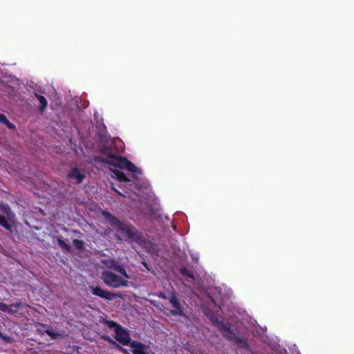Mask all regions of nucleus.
I'll use <instances>...</instances> for the list:
<instances>
[{"instance_id": "2eb2a0df", "label": "nucleus", "mask_w": 354, "mask_h": 354, "mask_svg": "<svg viewBox=\"0 0 354 354\" xmlns=\"http://www.w3.org/2000/svg\"><path fill=\"white\" fill-rule=\"evenodd\" d=\"M45 332L50 336L53 339H56L59 337L61 335L57 332H55L53 328H48Z\"/></svg>"}, {"instance_id": "7ed1b4c3", "label": "nucleus", "mask_w": 354, "mask_h": 354, "mask_svg": "<svg viewBox=\"0 0 354 354\" xmlns=\"http://www.w3.org/2000/svg\"><path fill=\"white\" fill-rule=\"evenodd\" d=\"M104 214L105 217L109 219L111 223L115 227L116 231L121 235V239H134L133 228L124 225L108 212H104Z\"/></svg>"}, {"instance_id": "f3484780", "label": "nucleus", "mask_w": 354, "mask_h": 354, "mask_svg": "<svg viewBox=\"0 0 354 354\" xmlns=\"http://www.w3.org/2000/svg\"><path fill=\"white\" fill-rule=\"evenodd\" d=\"M3 123H4L9 129H13L15 127V126L12 123H10L6 118V120L3 121Z\"/></svg>"}, {"instance_id": "f8f14e48", "label": "nucleus", "mask_w": 354, "mask_h": 354, "mask_svg": "<svg viewBox=\"0 0 354 354\" xmlns=\"http://www.w3.org/2000/svg\"><path fill=\"white\" fill-rule=\"evenodd\" d=\"M112 177L116 178L119 181H129V180L125 176L124 174L118 170H113Z\"/></svg>"}, {"instance_id": "0eeeda50", "label": "nucleus", "mask_w": 354, "mask_h": 354, "mask_svg": "<svg viewBox=\"0 0 354 354\" xmlns=\"http://www.w3.org/2000/svg\"><path fill=\"white\" fill-rule=\"evenodd\" d=\"M90 288L92 291L93 295L107 300H111L115 297H119L118 294L112 293L109 290H103L100 287L91 286Z\"/></svg>"}, {"instance_id": "9d476101", "label": "nucleus", "mask_w": 354, "mask_h": 354, "mask_svg": "<svg viewBox=\"0 0 354 354\" xmlns=\"http://www.w3.org/2000/svg\"><path fill=\"white\" fill-rule=\"evenodd\" d=\"M20 306V303L13 304L10 306H8L3 303H0V310L5 313H15Z\"/></svg>"}, {"instance_id": "423d86ee", "label": "nucleus", "mask_w": 354, "mask_h": 354, "mask_svg": "<svg viewBox=\"0 0 354 354\" xmlns=\"http://www.w3.org/2000/svg\"><path fill=\"white\" fill-rule=\"evenodd\" d=\"M102 263L109 269H112L119 274H123L127 278H131L130 276L127 273L123 266L121 265L118 261H115L112 259H107L102 260Z\"/></svg>"}, {"instance_id": "1a4fd4ad", "label": "nucleus", "mask_w": 354, "mask_h": 354, "mask_svg": "<svg viewBox=\"0 0 354 354\" xmlns=\"http://www.w3.org/2000/svg\"><path fill=\"white\" fill-rule=\"evenodd\" d=\"M133 354H147L145 352L147 346L140 342L134 341L130 345Z\"/></svg>"}, {"instance_id": "412c9836", "label": "nucleus", "mask_w": 354, "mask_h": 354, "mask_svg": "<svg viewBox=\"0 0 354 354\" xmlns=\"http://www.w3.org/2000/svg\"><path fill=\"white\" fill-rule=\"evenodd\" d=\"M115 192H117L119 194H120L121 196H122L123 197H126V196L120 192H119L118 191L115 190L114 188H113Z\"/></svg>"}, {"instance_id": "39448f33", "label": "nucleus", "mask_w": 354, "mask_h": 354, "mask_svg": "<svg viewBox=\"0 0 354 354\" xmlns=\"http://www.w3.org/2000/svg\"><path fill=\"white\" fill-rule=\"evenodd\" d=\"M109 326L115 330V338L121 344L127 345L130 342V337L127 330L117 325L113 322H109Z\"/></svg>"}, {"instance_id": "4468645a", "label": "nucleus", "mask_w": 354, "mask_h": 354, "mask_svg": "<svg viewBox=\"0 0 354 354\" xmlns=\"http://www.w3.org/2000/svg\"><path fill=\"white\" fill-rule=\"evenodd\" d=\"M57 241L59 246L62 249H64L68 252L71 250L70 246L68 244H66L59 236H58L57 238Z\"/></svg>"}, {"instance_id": "9b49d317", "label": "nucleus", "mask_w": 354, "mask_h": 354, "mask_svg": "<svg viewBox=\"0 0 354 354\" xmlns=\"http://www.w3.org/2000/svg\"><path fill=\"white\" fill-rule=\"evenodd\" d=\"M68 177L75 180L77 183H80L84 178V174H82L77 168H73L68 174Z\"/></svg>"}, {"instance_id": "6ab92c4d", "label": "nucleus", "mask_w": 354, "mask_h": 354, "mask_svg": "<svg viewBox=\"0 0 354 354\" xmlns=\"http://www.w3.org/2000/svg\"><path fill=\"white\" fill-rule=\"evenodd\" d=\"M6 120V116L3 114L0 113V122L3 123Z\"/></svg>"}, {"instance_id": "a211bd4d", "label": "nucleus", "mask_w": 354, "mask_h": 354, "mask_svg": "<svg viewBox=\"0 0 354 354\" xmlns=\"http://www.w3.org/2000/svg\"><path fill=\"white\" fill-rule=\"evenodd\" d=\"M181 273L183 274V275H187L189 277L192 278V279H194V277L192 274H189L188 272L185 270V269H181Z\"/></svg>"}, {"instance_id": "4be33fe9", "label": "nucleus", "mask_w": 354, "mask_h": 354, "mask_svg": "<svg viewBox=\"0 0 354 354\" xmlns=\"http://www.w3.org/2000/svg\"><path fill=\"white\" fill-rule=\"evenodd\" d=\"M162 297H163L164 299H167V297L164 295H162Z\"/></svg>"}, {"instance_id": "aec40b11", "label": "nucleus", "mask_w": 354, "mask_h": 354, "mask_svg": "<svg viewBox=\"0 0 354 354\" xmlns=\"http://www.w3.org/2000/svg\"><path fill=\"white\" fill-rule=\"evenodd\" d=\"M120 350L125 354H129L128 353L127 351L124 348L120 347Z\"/></svg>"}, {"instance_id": "f257e3e1", "label": "nucleus", "mask_w": 354, "mask_h": 354, "mask_svg": "<svg viewBox=\"0 0 354 354\" xmlns=\"http://www.w3.org/2000/svg\"><path fill=\"white\" fill-rule=\"evenodd\" d=\"M102 161L113 167L126 169L131 172L141 174V171L124 158L116 155V149L113 141H109L104 144L102 149Z\"/></svg>"}, {"instance_id": "ddd939ff", "label": "nucleus", "mask_w": 354, "mask_h": 354, "mask_svg": "<svg viewBox=\"0 0 354 354\" xmlns=\"http://www.w3.org/2000/svg\"><path fill=\"white\" fill-rule=\"evenodd\" d=\"M35 95L39 102L41 110L44 111L47 106V100L42 95H38L37 93H35Z\"/></svg>"}, {"instance_id": "20e7f679", "label": "nucleus", "mask_w": 354, "mask_h": 354, "mask_svg": "<svg viewBox=\"0 0 354 354\" xmlns=\"http://www.w3.org/2000/svg\"><path fill=\"white\" fill-rule=\"evenodd\" d=\"M0 208L5 214V216L0 214V225L12 232V225L15 223V214L6 204H1Z\"/></svg>"}, {"instance_id": "6e6552de", "label": "nucleus", "mask_w": 354, "mask_h": 354, "mask_svg": "<svg viewBox=\"0 0 354 354\" xmlns=\"http://www.w3.org/2000/svg\"><path fill=\"white\" fill-rule=\"evenodd\" d=\"M168 299L174 308V309L171 310V313L174 315H183V311L181 308V306L174 293H171V296L168 298Z\"/></svg>"}, {"instance_id": "dca6fc26", "label": "nucleus", "mask_w": 354, "mask_h": 354, "mask_svg": "<svg viewBox=\"0 0 354 354\" xmlns=\"http://www.w3.org/2000/svg\"><path fill=\"white\" fill-rule=\"evenodd\" d=\"M73 243L75 245V247L78 250H82L84 248V243L82 240L74 239L73 241Z\"/></svg>"}, {"instance_id": "f03ea898", "label": "nucleus", "mask_w": 354, "mask_h": 354, "mask_svg": "<svg viewBox=\"0 0 354 354\" xmlns=\"http://www.w3.org/2000/svg\"><path fill=\"white\" fill-rule=\"evenodd\" d=\"M101 278L103 282L108 286L114 288L121 287H129L131 283L128 281L130 278H127L123 274H115L109 270H105L102 272Z\"/></svg>"}]
</instances>
